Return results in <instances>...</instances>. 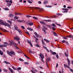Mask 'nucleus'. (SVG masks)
<instances>
[{"instance_id":"nucleus-1","label":"nucleus","mask_w":73,"mask_h":73,"mask_svg":"<svg viewBox=\"0 0 73 73\" xmlns=\"http://www.w3.org/2000/svg\"><path fill=\"white\" fill-rule=\"evenodd\" d=\"M0 23H1L2 25H4L5 26H7L9 28L11 29V25L9 24L8 23H7L5 22L4 23V22H3L2 20H1V22Z\"/></svg>"},{"instance_id":"nucleus-2","label":"nucleus","mask_w":73,"mask_h":73,"mask_svg":"<svg viewBox=\"0 0 73 73\" xmlns=\"http://www.w3.org/2000/svg\"><path fill=\"white\" fill-rule=\"evenodd\" d=\"M7 54L11 57H12V55H15V52L13 51H11L10 52L9 51H7Z\"/></svg>"},{"instance_id":"nucleus-3","label":"nucleus","mask_w":73,"mask_h":73,"mask_svg":"<svg viewBox=\"0 0 73 73\" xmlns=\"http://www.w3.org/2000/svg\"><path fill=\"white\" fill-rule=\"evenodd\" d=\"M14 27L15 30H16V31H18V32H19L20 35H21V33H22L21 30L20 29H18V28L17 27V26H16V25H14Z\"/></svg>"},{"instance_id":"nucleus-4","label":"nucleus","mask_w":73,"mask_h":73,"mask_svg":"<svg viewBox=\"0 0 73 73\" xmlns=\"http://www.w3.org/2000/svg\"><path fill=\"white\" fill-rule=\"evenodd\" d=\"M62 10H64V11H62L63 13H67L68 12V9L66 8H62Z\"/></svg>"},{"instance_id":"nucleus-5","label":"nucleus","mask_w":73,"mask_h":73,"mask_svg":"<svg viewBox=\"0 0 73 73\" xmlns=\"http://www.w3.org/2000/svg\"><path fill=\"white\" fill-rule=\"evenodd\" d=\"M14 38L15 40H16V41H19V40H20V38H19V37L17 36L14 37Z\"/></svg>"},{"instance_id":"nucleus-6","label":"nucleus","mask_w":73,"mask_h":73,"mask_svg":"<svg viewBox=\"0 0 73 73\" xmlns=\"http://www.w3.org/2000/svg\"><path fill=\"white\" fill-rule=\"evenodd\" d=\"M35 9H40L41 10H42V11H43L44 10V9H43L42 8L41 9V8L39 7H34Z\"/></svg>"},{"instance_id":"nucleus-7","label":"nucleus","mask_w":73,"mask_h":73,"mask_svg":"<svg viewBox=\"0 0 73 73\" xmlns=\"http://www.w3.org/2000/svg\"><path fill=\"white\" fill-rule=\"evenodd\" d=\"M64 66L65 68H69V69H70V67H69V66L65 64H64Z\"/></svg>"},{"instance_id":"nucleus-8","label":"nucleus","mask_w":73,"mask_h":73,"mask_svg":"<svg viewBox=\"0 0 73 73\" xmlns=\"http://www.w3.org/2000/svg\"><path fill=\"white\" fill-rule=\"evenodd\" d=\"M40 57H41L42 59H43L44 58V55H42V54H40Z\"/></svg>"},{"instance_id":"nucleus-9","label":"nucleus","mask_w":73,"mask_h":73,"mask_svg":"<svg viewBox=\"0 0 73 73\" xmlns=\"http://www.w3.org/2000/svg\"><path fill=\"white\" fill-rule=\"evenodd\" d=\"M48 1H46V0L43 3V4L44 5H45V4H46L48 3Z\"/></svg>"},{"instance_id":"nucleus-10","label":"nucleus","mask_w":73,"mask_h":73,"mask_svg":"<svg viewBox=\"0 0 73 73\" xmlns=\"http://www.w3.org/2000/svg\"><path fill=\"white\" fill-rule=\"evenodd\" d=\"M43 48H44L46 49V50L48 52H49V50H48V48H47L45 46H43Z\"/></svg>"},{"instance_id":"nucleus-11","label":"nucleus","mask_w":73,"mask_h":73,"mask_svg":"<svg viewBox=\"0 0 73 73\" xmlns=\"http://www.w3.org/2000/svg\"><path fill=\"white\" fill-rule=\"evenodd\" d=\"M27 42H28L29 44L30 45L31 47H32V46H32V43H31V41L28 40V41Z\"/></svg>"},{"instance_id":"nucleus-12","label":"nucleus","mask_w":73,"mask_h":73,"mask_svg":"<svg viewBox=\"0 0 73 73\" xmlns=\"http://www.w3.org/2000/svg\"><path fill=\"white\" fill-rule=\"evenodd\" d=\"M9 70L12 73H13V70L12 69H11L10 68H9Z\"/></svg>"},{"instance_id":"nucleus-13","label":"nucleus","mask_w":73,"mask_h":73,"mask_svg":"<svg viewBox=\"0 0 73 73\" xmlns=\"http://www.w3.org/2000/svg\"><path fill=\"white\" fill-rule=\"evenodd\" d=\"M50 61V58H48L46 59V62H47L48 61L49 62Z\"/></svg>"},{"instance_id":"nucleus-14","label":"nucleus","mask_w":73,"mask_h":73,"mask_svg":"<svg viewBox=\"0 0 73 73\" xmlns=\"http://www.w3.org/2000/svg\"><path fill=\"white\" fill-rule=\"evenodd\" d=\"M0 47H7V46L4 44L3 45H1L0 44Z\"/></svg>"},{"instance_id":"nucleus-15","label":"nucleus","mask_w":73,"mask_h":73,"mask_svg":"<svg viewBox=\"0 0 73 73\" xmlns=\"http://www.w3.org/2000/svg\"><path fill=\"white\" fill-rule=\"evenodd\" d=\"M9 42H10V43H11L10 44V45H11V46L12 45V44H14V43H13V42L11 41L10 40H9Z\"/></svg>"},{"instance_id":"nucleus-16","label":"nucleus","mask_w":73,"mask_h":73,"mask_svg":"<svg viewBox=\"0 0 73 73\" xmlns=\"http://www.w3.org/2000/svg\"><path fill=\"white\" fill-rule=\"evenodd\" d=\"M34 33L36 37H39V35H38V34H37V33H36V32H35Z\"/></svg>"},{"instance_id":"nucleus-17","label":"nucleus","mask_w":73,"mask_h":73,"mask_svg":"<svg viewBox=\"0 0 73 73\" xmlns=\"http://www.w3.org/2000/svg\"><path fill=\"white\" fill-rule=\"evenodd\" d=\"M28 24L29 25H30V26H32V25H33V23H29Z\"/></svg>"},{"instance_id":"nucleus-18","label":"nucleus","mask_w":73,"mask_h":73,"mask_svg":"<svg viewBox=\"0 0 73 73\" xmlns=\"http://www.w3.org/2000/svg\"><path fill=\"white\" fill-rule=\"evenodd\" d=\"M44 41H46L47 42H49V41L46 39H44Z\"/></svg>"},{"instance_id":"nucleus-19","label":"nucleus","mask_w":73,"mask_h":73,"mask_svg":"<svg viewBox=\"0 0 73 73\" xmlns=\"http://www.w3.org/2000/svg\"><path fill=\"white\" fill-rule=\"evenodd\" d=\"M27 29L28 30H30L31 31H33V29H31V28L29 27L27 28Z\"/></svg>"},{"instance_id":"nucleus-20","label":"nucleus","mask_w":73,"mask_h":73,"mask_svg":"<svg viewBox=\"0 0 73 73\" xmlns=\"http://www.w3.org/2000/svg\"><path fill=\"white\" fill-rule=\"evenodd\" d=\"M40 23L41 24H43V25H44V24H45V23H44V22L42 21H40Z\"/></svg>"},{"instance_id":"nucleus-21","label":"nucleus","mask_w":73,"mask_h":73,"mask_svg":"<svg viewBox=\"0 0 73 73\" xmlns=\"http://www.w3.org/2000/svg\"><path fill=\"white\" fill-rule=\"evenodd\" d=\"M9 17H13L14 16H13V15L11 14L9 15Z\"/></svg>"},{"instance_id":"nucleus-22","label":"nucleus","mask_w":73,"mask_h":73,"mask_svg":"<svg viewBox=\"0 0 73 73\" xmlns=\"http://www.w3.org/2000/svg\"><path fill=\"white\" fill-rule=\"evenodd\" d=\"M0 54L2 55H3V52L1 51V50H0Z\"/></svg>"},{"instance_id":"nucleus-23","label":"nucleus","mask_w":73,"mask_h":73,"mask_svg":"<svg viewBox=\"0 0 73 73\" xmlns=\"http://www.w3.org/2000/svg\"><path fill=\"white\" fill-rule=\"evenodd\" d=\"M43 21H47V22H50L52 21L51 20H43Z\"/></svg>"},{"instance_id":"nucleus-24","label":"nucleus","mask_w":73,"mask_h":73,"mask_svg":"<svg viewBox=\"0 0 73 73\" xmlns=\"http://www.w3.org/2000/svg\"><path fill=\"white\" fill-rule=\"evenodd\" d=\"M53 33H54V35L55 36H56V37H57V36H58L57 35V34H56V33L54 32Z\"/></svg>"},{"instance_id":"nucleus-25","label":"nucleus","mask_w":73,"mask_h":73,"mask_svg":"<svg viewBox=\"0 0 73 73\" xmlns=\"http://www.w3.org/2000/svg\"><path fill=\"white\" fill-rule=\"evenodd\" d=\"M29 53H35V52H34L33 51H32L31 50H29Z\"/></svg>"},{"instance_id":"nucleus-26","label":"nucleus","mask_w":73,"mask_h":73,"mask_svg":"<svg viewBox=\"0 0 73 73\" xmlns=\"http://www.w3.org/2000/svg\"><path fill=\"white\" fill-rule=\"evenodd\" d=\"M50 17H52V18H56V17H57V16H50Z\"/></svg>"},{"instance_id":"nucleus-27","label":"nucleus","mask_w":73,"mask_h":73,"mask_svg":"<svg viewBox=\"0 0 73 73\" xmlns=\"http://www.w3.org/2000/svg\"><path fill=\"white\" fill-rule=\"evenodd\" d=\"M3 62H4V63H6V64H10V63H9V62H7L5 61H4Z\"/></svg>"},{"instance_id":"nucleus-28","label":"nucleus","mask_w":73,"mask_h":73,"mask_svg":"<svg viewBox=\"0 0 73 73\" xmlns=\"http://www.w3.org/2000/svg\"><path fill=\"white\" fill-rule=\"evenodd\" d=\"M46 27H48V28H50L51 29L52 28V27H51V26L49 25H46Z\"/></svg>"},{"instance_id":"nucleus-29","label":"nucleus","mask_w":73,"mask_h":73,"mask_svg":"<svg viewBox=\"0 0 73 73\" xmlns=\"http://www.w3.org/2000/svg\"><path fill=\"white\" fill-rule=\"evenodd\" d=\"M33 18L34 19H35L36 20L38 19V18L36 17H33Z\"/></svg>"},{"instance_id":"nucleus-30","label":"nucleus","mask_w":73,"mask_h":73,"mask_svg":"<svg viewBox=\"0 0 73 73\" xmlns=\"http://www.w3.org/2000/svg\"><path fill=\"white\" fill-rule=\"evenodd\" d=\"M21 67H18L17 68V70H21Z\"/></svg>"},{"instance_id":"nucleus-31","label":"nucleus","mask_w":73,"mask_h":73,"mask_svg":"<svg viewBox=\"0 0 73 73\" xmlns=\"http://www.w3.org/2000/svg\"><path fill=\"white\" fill-rule=\"evenodd\" d=\"M4 44H6L7 45H9V44H8V43L7 42H4Z\"/></svg>"},{"instance_id":"nucleus-32","label":"nucleus","mask_w":73,"mask_h":73,"mask_svg":"<svg viewBox=\"0 0 73 73\" xmlns=\"http://www.w3.org/2000/svg\"><path fill=\"white\" fill-rule=\"evenodd\" d=\"M46 65L47 67V68H49V65H48V62H46Z\"/></svg>"},{"instance_id":"nucleus-33","label":"nucleus","mask_w":73,"mask_h":73,"mask_svg":"<svg viewBox=\"0 0 73 73\" xmlns=\"http://www.w3.org/2000/svg\"><path fill=\"white\" fill-rule=\"evenodd\" d=\"M14 19H16L17 20L18 19H19V17H18L17 16H15V17H14Z\"/></svg>"},{"instance_id":"nucleus-34","label":"nucleus","mask_w":73,"mask_h":73,"mask_svg":"<svg viewBox=\"0 0 73 73\" xmlns=\"http://www.w3.org/2000/svg\"><path fill=\"white\" fill-rule=\"evenodd\" d=\"M42 30L44 31V33H45V34H46V31L44 29H43Z\"/></svg>"},{"instance_id":"nucleus-35","label":"nucleus","mask_w":73,"mask_h":73,"mask_svg":"<svg viewBox=\"0 0 73 73\" xmlns=\"http://www.w3.org/2000/svg\"><path fill=\"white\" fill-rule=\"evenodd\" d=\"M8 21L9 23H10V25H12V22H11V21Z\"/></svg>"},{"instance_id":"nucleus-36","label":"nucleus","mask_w":73,"mask_h":73,"mask_svg":"<svg viewBox=\"0 0 73 73\" xmlns=\"http://www.w3.org/2000/svg\"><path fill=\"white\" fill-rule=\"evenodd\" d=\"M17 22H19V23H21L22 22V21L20 20H17Z\"/></svg>"},{"instance_id":"nucleus-37","label":"nucleus","mask_w":73,"mask_h":73,"mask_svg":"<svg viewBox=\"0 0 73 73\" xmlns=\"http://www.w3.org/2000/svg\"><path fill=\"white\" fill-rule=\"evenodd\" d=\"M27 1H28V3H30V4H32V2L31 1L29 0H28Z\"/></svg>"},{"instance_id":"nucleus-38","label":"nucleus","mask_w":73,"mask_h":73,"mask_svg":"<svg viewBox=\"0 0 73 73\" xmlns=\"http://www.w3.org/2000/svg\"><path fill=\"white\" fill-rule=\"evenodd\" d=\"M25 33H27V35H28L29 36H30V35H29V33L27 31H26Z\"/></svg>"},{"instance_id":"nucleus-39","label":"nucleus","mask_w":73,"mask_h":73,"mask_svg":"<svg viewBox=\"0 0 73 73\" xmlns=\"http://www.w3.org/2000/svg\"><path fill=\"white\" fill-rule=\"evenodd\" d=\"M67 60L68 61V63H70V60L68 58H67Z\"/></svg>"},{"instance_id":"nucleus-40","label":"nucleus","mask_w":73,"mask_h":73,"mask_svg":"<svg viewBox=\"0 0 73 73\" xmlns=\"http://www.w3.org/2000/svg\"><path fill=\"white\" fill-rule=\"evenodd\" d=\"M4 9L6 10V11H9V9L7 8H6L5 9Z\"/></svg>"},{"instance_id":"nucleus-41","label":"nucleus","mask_w":73,"mask_h":73,"mask_svg":"<svg viewBox=\"0 0 73 73\" xmlns=\"http://www.w3.org/2000/svg\"><path fill=\"white\" fill-rule=\"evenodd\" d=\"M65 54L66 57H68V55L66 54V52L65 53Z\"/></svg>"},{"instance_id":"nucleus-42","label":"nucleus","mask_w":73,"mask_h":73,"mask_svg":"<svg viewBox=\"0 0 73 73\" xmlns=\"http://www.w3.org/2000/svg\"><path fill=\"white\" fill-rule=\"evenodd\" d=\"M52 29L53 31H55V30H56V29H55V28L54 27H52Z\"/></svg>"},{"instance_id":"nucleus-43","label":"nucleus","mask_w":73,"mask_h":73,"mask_svg":"<svg viewBox=\"0 0 73 73\" xmlns=\"http://www.w3.org/2000/svg\"><path fill=\"white\" fill-rule=\"evenodd\" d=\"M19 61H24V60L23 59H22L21 58H19Z\"/></svg>"},{"instance_id":"nucleus-44","label":"nucleus","mask_w":73,"mask_h":73,"mask_svg":"<svg viewBox=\"0 0 73 73\" xmlns=\"http://www.w3.org/2000/svg\"><path fill=\"white\" fill-rule=\"evenodd\" d=\"M51 26H53V27H56V25L54 24H52L51 25Z\"/></svg>"},{"instance_id":"nucleus-45","label":"nucleus","mask_w":73,"mask_h":73,"mask_svg":"<svg viewBox=\"0 0 73 73\" xmlns=\"http://www.w3.org/2000/svg\"><path fill=\"white\" fill-rule=\"evenodd\" d=\"M38 38H36V43H37V42H38V41H38Z\"/></svg>"},{"instance_id":"nucleus-46","label":"nucleus","mask_w":73,"mask_h":73,"mask_svg":"<svg viewBox=\"0 0 73 73\" xmlns=\"http://www.w3.org/2000/svg\"><path fill=\"white\" fill-rule=\"evenodd\" d=\"M52 54H56V52H53L52 53Z\"/></svg>"},{"instance_id":"nucleus-47","label":"nucleus","mask_w":73,"mask_h":73,"mask_svg":"<svg viewBox=\"0 0 73 73\" xmlns=\"http://www.w3.org/2000/svg\"><path fill=\"white\" fill-rule=\"evenodd\" d=\"M15 48H16V49H18L19 48L17 46H15Z\"/></svg>"},{"instance_id":"nucleus-48","label":"nucleus","mask_w":73,"mask_h":73,"mask_svg":"<svg viewBox=\"0 0 73 73\" xmlns=\"http://www.w3.org/2000/svg\"><path fill=\"white\" fill-rule=\"evenodd\" d=\"M68 38H71L72 37V36H71V35H70L69 36H68V37H67Z\"/></svg>"},{"instance_id":"nucleus-49","label":"nucleus","mask_w":73,"mask_h":73,"mask_svg":"<svg viewBox=\"0 0 73 73\" xmlns=\"http://www.w3.org/2000/svg\"><path fill=\"white\" fill-rule=\"evenodd\" d=\"M70 72H72L73 73V70L72 69H70Z\"/></svg>"},{"instance_id":"nucleus-50","label":"nucleus","mask_w":73,"mask_h":73,"mask_svg":"<svg viewBox=\"0 0 73 73\" xmlns=\"http://www.w3.org/2000/svg\"><path fill=\"white\" fill-rule=\"evenodd\" d=\"M12 68H13V69H14V70H16V68H15V67H14L13 66H12Z\"/></svg>"},{"instance_id":"nucleus-51","label":"nucleus","mask_w":73,"mask_h":73,"mask_svg":"<svg viewBox=\"0 0 73 73\" xmlns=\"http://www.w3.org/2000/svg\"><path fill=\"white\" fill-rule=\"evenodd\" d=\"M15 16H17V15H19V13H15Z\"/></svg>"},{"instance_id":"nucleus-52","label":"nucleus","mask_w":73,"mask_h":73,"mask_svg":"<svg viewBox=\"0 0 73 73\" xmlns=\"http://www.w3.org/2000/svg\"><path fill=\"white\" fill-rule=\"evenodd\" d=\"M21 28H22V29H25V27L23 26H21Z\"/></svg>"},{"instance_id":"nucleus-53","label":"nucleus","mask_w":73,"mask_h":73,"mask_svg":"<svg viewBox=\"0 0 73 73\" xmlns=\"http://www.w3.org/2000/svg\"><path fill=\"white\" fill-rule=\"evenodd\" d=\"M56 56L57 58H58V54H56Z\"/></svg>"},{"instance_id":"nucleus-54","label":"nucleus","mask_w":73,"mask_h":73,"mask_svg":"<svg viewBox=\"0 0 73 73\" xmlns=\"http://www.w3.org/2000/svg\"><path fill=\"white\" fill-rule=\"evenodd\" d=\"M26 17H31V16L30 15H27Z\"/></svg>"},{"instance_id":"nucleus-55","label":"nucleus","mask_w":73,"mask_h":73,"mask_svg":"<svg viewBox=\"0 0 73 73\" xmlns=\"http://www.w3.org/2000/svg\"><path fill=\"white\" fill-rule=\"evenodd\" d=\"M36 46L37 47H38V48H40V46H39V45H38V44H36Z\"/></svg>"},{"instance_id":"nucleus-56","label":"nucleus","mask_w":73,"mask_h":73,"mask_svg":"<svg viewBox=\"0 0 73 73\" xmlns=\"http://www.w3.org/2000/svg\"><path fill=\"white\" fill-rule=\"evenodd\" d=\"M5 1L6 3H9V0H6Z\"/></svg>"},{"instance_id":"nucleus-57","label":"nucleus","mask_w":73,"mask_h":73,"mask_svg":"<svg viewBox=\"0 0 73 73\" xmlns=\"http://www.w3.org/2000/svg\"><path fill=\"white\" fill-rule=\"evenodd\" d=\"M45 7H48L49 8H50V7H52V6H45Z\"/></svg>"},{"instance_id":"nucleus-58","label":"nucleus","mask_w":73,"mask_h":73,"mask_svg":"<svg viewBox=\"0 0 73 73\" xmlns=\"http://www.w3.org/2000/svg\"><path fill=\"white\" fill-rule=\"evenodd\" d=\"M3 71L4 72H7V70H5V69H3Z\"/></svg>"},{"instance_id":"nucleus-59","label":"nucleus","mask_w":73,"mask_h":73,"mask_svg":"<svg viewBox=\"0 0 73 73\" xmlns=\"http://www.w3.org/2000/svg\"><path fill=\"white\" fill-rule=\"evenodd\" d=\"M2 50L3 52H5V49L4 48H3L2 49Z\"/></svg>"},{"instance_id":"nucleus-60","label":"nucleus","mask_w":73,"mask_h":73,"mask_svg":"<svg viewBox=\"0 0 73 73\" xmlns=\"http://www.w3.org/2000/svg\"><path fill=\"white\" fill-rule=\"evenodd\" d=\"M65 43L67 45H69V43H68V42L66 41V42Z\"/></svg>"},{"instance_id":"nucleus-61","label":"nucleus","mask_w":73,"mask_h":73,"mask_svg":"<svg viewBox=\"0 0 73 73\" xmlns=\"http://www.w3.org/2000/svg\"><path fill=\"white\" fill-rule=\"evenodd\" d=\"M42 44L44 45H45V43L44 42V41L42 42Z\"/></svg>"},{"instance_id":"nucleus-62","label":"nucleus","mask_w":73,"mask_h":73,"mask_svg":"<svg viewBox=\"0 0 73 73\" xmlns=\"http://www.w3.org/2000/svg\"><path fill=\"white\" fill-rule=\"evenodd\" d=\"M7 5L8 6H11V4L9 3V4H8Z\"/></svg>"},{"instance_id":"nucleus-63","label":"nucleus","mask_w":73,"mask_h":73,"mask_svg":"<svg viewBox=\"0 0 73 73\" xmlns=\"http://www.w3.org/2000/svg\"><path fill=\"white\" fill-rule=\"evenodd\" d=\"M38 3L39 4H41V1H39L38 2Z\"/></svg>"},{"instance_id":"nucleus-64","label":"nucleus","mask_w":73,"mask_h":73,"mask_svg":"<svg viewBox=\"0 0 73 73\" xmlns=\"http://www.w3.org/2000/svg\"><path fill=\"white\" fill-rule=\"evenodd\" d=\"M25 64H26L27 65H28V64H29V63L28 62H25Z\"/></svg>"}]
</instances>
